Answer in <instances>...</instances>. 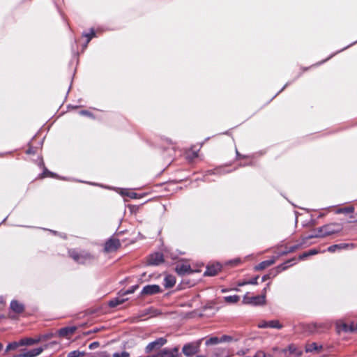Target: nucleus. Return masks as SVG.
I'll list each match as a JSON object with an SVG mask.
<instances>
[{
  "mask_svg": "<svg viewBox=\"0 0 357 357\" xmlns=\"http://www.w3.org/2000/svg\"><path fill=\"white\" fill-rule=\"evenodd\" d=\"M202 340L195 342L185 344L183 348L182 351L183 354L188 357L192 356L199 351Z\"/></svg>",
  "mask_w": 357,
  "mask_h": 357,
  "instance_id": "obj_1",
  "label": "nucleus"
},
{
  "mask_svg": "<svg viewBox=\"0 0 357 357\" xmlns=\"http://www.w3.org/2000/svg\"><path fill=\"white\" fill-rule=\"evenodd\" d=\"M243 303L252 305H261L265 304V295L250 296L247 293L243 298Z\"/></svg>",
  "mask_w": 357,
  "mask_h": 357,
  "instance_id": "obj_2",
  "label": "nucleus"
},
{
  "mask_svg": "<svg viewBox=\"0 0 357 357\" xmlns=\"http://www.w3.org/2000/svg\"><path fill=\"white\" fill-rule=\"evenodd\" d=\"M70 257L76 261L80 264H85L87 261H90L93 259V256L89 252H82L77 253L75 251H72L70 253Z\"/></svg>",
  "mask_w": 357,
  "mask_h": 357,
  "instance_id": "obj_3",
  "label": "nucleus"
},
{
  "mask_svg": "<svg viewBox=\"0 0 357 357\" xmlns=\"http://www.w3.org/2000/svg\"><path fill=\"white\" fill-rule=\"evenodd\" d=\"M342 228L338 224L333 223L319 227V231H323L324 236H327L341 231Z\"/></svg>",
  "mask_w": 357,
  "mask_h": 357,
  "instance_id": "obj_4",
  "label": "nucleus"
},
{
  "mask_svg": "<svg viewBox=\"0 0 357 357\" xmlns=\"http://www.w3.org/2000/svg\"><path fill=\"white\" fill-rule=\"evenodd\" d=\"M167 340L165 337L158 338L156 340L150 342L145 348L146 353H150L153 350L159 349L167 343Z\"/></svg>",
  "mask_w": 357,
  "mask_h": 357,
  "instance_id": "obj_5",
  "label": "nucleus"
},
{
  "mask_svg": "<svg viewBox=\"0 0 357 357\" xmlns=\"http://www.w3.org/2000/svg\"><path fill=\"white\" fill-rule=\"evenodd\" d=\"M162 291L161 288L157 284H149L142 289L141 295L144 296H151L155 295Z\"/></svg>",
  "mask_w": 357,
  "mask_h": 357,
  "instance_id": "obj_6",
  "label": "nucleus"
},
{
  "mask_svg": "<svg viewBox=\"0 0 357 357\" xmlns=\"http://www.w3.org/2000/svg\"><path fill=\"white\" fill-rule=\"evenodd\" d=\"M163 255L160 252H155L150 255L147 259V264L151 266H158L163 263Z\"/></svg>",
  "mask_w": 357,
  "mask_h": 357,
  "instance_id": "obj_7",
  "label": "nucleus"
},
{
  "mask_svg": "<svg viewBox=\"0 0 357 357\" xmlns=\"http://www.w3.org/2000/svg\"><path fill=\"white\" fill-rule=\"evenodd\" d=\"M121 245L120 241L117 238H110L105 244V251L112 252L116 251Z\"/></svg>",
  "mask_w": 357,
  "mask_h": 357,
  "instance_id": "obj_8",
  "label": "nucleus"
},
{
  "mask_svg": "<svg viewBox=\"0 0 357 357\" xmlns=\"http://www.w3.org/2000/svg\"><path fill=\"white\" fill-rule=\"evenodd\" d=\"M176 271L179 275L192 273L190 266L187 264H180L176 266Z\"/></svg>",
  "mask_w": 357,
  "mask_h": 357,
  "instance_id": "obj_9",
  "label": "nucleus"
},
{
  "mask_svg": "<svg viewBox=\"0 0 357 357\" xmlns=\"http://www.w3.org/2000/svg\"><path fill=\"white\" fill-rule=\"evenodd\" d=\"M221 269V266L218 264L207 266L206 271L204 273L205 275L214 276Z\"/></svg>",
  "mask_w": 357,
  "mask_h": 357,
  "instance_id": "obj_10",
  "label": "nucleus"
},
{
  "mask_svg": "<svg viewBox=\"0 0 357 357\" xmlns=\"http://www.w3.org/2000/svg\"><path fill=\"white\" fill-rule=\"evenodd\" d=\"M44 350V348L39 347L36 348L31 350H29L28 351L24 352L21 354H20V357H36L38 355H40L43 351Z\"/></svg>",
  "mask_w": 357,
  "mask_h": 357,
  "instance_id": "obj_11",
  "label": "nucleus"
},
{
  "mask_svg": "<svg viewBox=\"0 0 357 357\" xmlns=\"http://www.w3.org/2000/svg\"><path fill=\"white\" fill-rule=\"evenodd\" d=\"M10 309L13 312L17 314L23 312L24 310V305L17 301H13L10 303Z\"/></svg>",
  "mask_w": 357,
  "mask_h": 357,
  "instance_id": "obj_12",
  "label": "nucleus"
},
{
  "mask_svg": "<svg viewBox=\"0 0 357 357\" xmlns=\"http://www.w3.org/2000/svg\"><path fill=\"white\" fill-rule=\"evenodd\" d=\"M43 337H40L38 338H24L20 340V344L21 346L24 345H32L36 343L40 342L43 340Z\"/></svg>",
  "mask_w": 357,
  "mask_h": 357,
  "instance_id": "obj_13",
  "label": "nucleus"
},
{
  "mask_svg": "<svg viewBox=\"0 0 357 357\" xmlns=\"http://www.w3.org/2000/svg\"><path fill=\"white\" fill-rule=\"evenodd\" d=\"M275 259H268V260H266V261H261V263H259L256 267H255V269L257 271H261V270H264L266 268L273 265V264H275Z\"/></svg>",
  "mask_w": 357,
  "mask_h": 357,
  "instance_id": "obj_14",
  "label": "nucleus"
},
{
  "mask_svg": "<svg viewBox=\"0 0 357 357\" xmlns=\"http://www.w3.org/2000/svg\"><path fill=\"white\" fill-rule=\"evenodd\" d=\"M75 331H76L75 327L62 328L59 330V334L61 337H66V336L73 334Z\"/></svg>",
  "mask_w": 357,
  "mask_h": 357,
  "instance_id": "obj_15",
  "label": "nucleus"
},
{
  "mask_svg": "<svg viewBox=\"0 0 357 357\" xmlns=\"http://www.w3.org/2000/svg\"><path fill=\"white\" fill-rule=\"evenodd\" d=\"M126 300H127V298H124L122 296H119L117 298H115L111 300L109 302V306L111 307H115L118 306L119 305L123 303Z\"/></svg>",
  "mask_w": 357,
  "mask_h": 357,
  "instance_id": "obj_16",
  "label": "nucleus"
},
{
  "mask_svg": "<svg viewBox=\"0 0 357 357\" xmlns=\"http://www.w3.org/2000/svg\"><path fill=\"white\" fill-rule=\"evenodd\" d=\"M321 348V346H318L317 343L312 342L306 345L305 351L306 352L319 351Z\"/></svg>",
  "mask_w": 357,
  "mask_h": 357,
  "instance_id": "obj_17",
  "label": "nucleus"
},
{
  "mask_svg": "<svg viewBox=\"0 0 357 357\" xmlns=\"http://www.w3.org/2000/svg\"><path fill=\"white\" fill-rule=\"evenodd\" d=\"M176 283V280L172 275H167L165 278V286L167 288L172 287Z\"/></svg>",
  "mask_w": 357,
  "mask_h": 357,
  "instance_id": "obj_18",
  "label": "nucleus"
},
{
  "mask_svg": "<svg viewBox=\"0 0 357 357\" xmlns=\"http://www.w3.org/2000/svg\"><path fill=\"white\" fill-rule=\"evenodd\" d=\"M336 330L338 333H340L341 331L348 332L349 325L344 322L337 321L336 323Z\"/></svg>",
  "mask_w": 357,
  "mask_h": 357,
  "instance_id": "obj_19",
  "label": "nucleus"
},
{
  "mask_svg": "<svg viewBox=\"0 0 357 357\" xmlns=\"http://www.w3.org/2000/svg\"><path fill=\"white\" fill-rule=\"evenodd\" d=\"M225 302L228 303H235L240 300V297L237 295L228 296L224 298Z\"/></svg>",
  "mask_w": 357,
  "mask_h": 357,
  "instance_id": "obj_20",
  "label": "nucleus"
},
{
  "mask_svg": "<svg viewBox=\"0 0 357 357\" xmlns=\"http://www.w3.org/2000/svg\"><path fill=\"white\" fill-rule=\"evenodd\" d=\"M325 237L323 231H319V227L314 229L313 234L309 235L307 238Z\"/></svg>",
  "mask_w": 357,
  "mask_h": 357,
  "instance_id": "obj_21",
  "label": "nucleus"
},
{
  "mask_svg": "<svg viewBox=\"0 0 357 357\" xmlns=\"http://www.w3.org/2000/svg\"><path fill=\"white\" fill-rule=\"evenodd\" d=\"M354 211V206H349L345 208H339L336 211V213H352Z\"/></svg>",
  "mask_w": 357,
  "mask_h": 357,
  "instance_id": "obj_22",
  "label": "nucleus"
},
{
  "mask_svg": "<svg viewBox=\"0 0 357 357\" xmlns=\"http://www.w3.org/2000/svg\"><path fill=\"white\" fill-rule=\"evenodd\" d=\"M86 353L84 351H80L78 350L73 351L68 353L67 357H82L85 356Z\"/></svg>",
  "mask_w": 357,
  "mask_h": 357,
  "instance_id": "obj_23",
  "label": "nucleus"
},
{
  "mask_svg": "<svg viewBox=\"0 0 357 357\" xmlns=\"http://www.w3.org/2000/svg\"><path fill=\"white\" fill-rule=\"evenodd\" d=\"M160 314H161V312L158 310H156V309H154L152 307L146 310V312H145V314H150L151 317H155Z\"/></svg>",
  "mask_w": 357,
  "mask_h": 357,
  "instance_id": "obj_24",
  "label": "nucleus"
},
{
  "mask_svg": "<svg viewBox=\"0 0 357 357\" xmlns=\"http://www.w3.org/2000/svg\"><path fill=\"white\" fill-rule=\"evenodd\" d=\"M268 327L280 329L282 328V325L280 324V322L277 320H273L268 321Z\"/></svg>",
  "mask_w": 357,
  "mask_h": 357,
  "instance_id": "obj_25",
  "label": "nucleus"
},
{
  "mask_svg": "<svg viewBox=\"0 0 357 357\" xmlns=\"http://www.w3.org/2000/svg\"><path fill=\"white\" fill-rule=\"evenodd\" d=\"M220 343L219 337H212L209 338L206 342V345H212V344H217Z\"/></svg>",
  "mask_w": 357,
  "mask_h": 357,
  "instance_id": "obj_26",
  "label": "nucleus"
},
{
  "mask_svg": "<svg viewBox=\"0 0 357 357\" xmlns=\"http://www.w3.org/2000/svg\"><path fill=\"white\" fill-rule=\"evenodd\" d=\"M20 346H21V344H20V341L18 342H14L10 343L6 347V351H8L10 350H14Z\"/></svg>",
  "mask_w": 357,
  "mask_h": 357,
  "instance_id": "obj_27",
  "label": "nucleus"
},
{
  "mask_svg": "<svg viewBox=\"0 0 357 357\" xmlns=\"http://www.w3.org/2000/svg\"><path fill=\"white\" fill-rule=\"evenodd\" d=\"M289 351L290 354H296L298 356H301V351H296V349L294 346H289L287 349H284V351Z\"/></svg>",
  "mask_w": 357,
  "mask_h": 357,
  "instance_id": "obj_28",
  "label": "nucleus"
},
{
  "mask_svg": "<svg viewBox=\"0 0 357 357\" xmlns=\"http://www.w3.org/2000/svg\"><path fill=\"white\" fill-rule=\"evenodd\" d=\"M233 338L231 336L224 335L221 337H219L220 343L222 342H229L232 341Z\"/></svg>",
  "mask_w": 357,
  "mask_h": 357,
  "instance_id": "obj_29",
  "label": "nucleus"
},
{
  "mask_svg": "<svg viewBox=\"0 0 357 357\" xmlns=\"http://www.w3.org/2000/svg\"><path fill=\"white\" fill-rule=\"evenodd\" d=\"M113 357H130V354L127 351H122L121 353H115Z\"/></svg>",
  "mask_w": 357,
  "mask_h": 357,
  "instance_id": "obj_30",
  "label": "nucleus"
},
{
  "mask_svg": "<svg viewBox=\"0 0 357 357\" xmlns=\"http://www.w3.org/2000/svg\"><path fill=\"white\" fill-rule=\"evenodd\" d=\"M84 36L87 38V40H86V44H88L90 41V40L93 37L95 36V32L92 29L91 33H86L84 34Z\"/></svg>",
  "mask_w": 357,
  "mask_h": 357,
  "instance_id": "obj_31",
  "label": "nucleus"
},
{
  "mask_svg": "<svg viewBox=\"0 0 357 357\" xmlns=\"http://www.w3.org/2000/svg\"><path fill=\"white\" fill-rule=\"evenodd\" d=\"M138 288V285H135V286H132L130 289L127 290L126 291H125L123 294V296H125V295H127V294H132L135 292V291Z\"/></svg>",
  "mask_w": 357,
  "mask_h": 357,
  "instance_id": "obj_32",
  "label": "nucleus"
},
{
  "mask_svg": "<svg viewBox=\"0 0 357 357\" xmlns=\"http://www.w3.org/2000/svg\"><path fill=\"white\" fill-rule=\"evenodd\" d=\"M258 278H259V276L250 279V280L246 281V283H248V284H257Z\"/></svg>",
  "mask_w": 357,
  "mask_h": 357,
  "instance_id": "obj_33",
  "label": "nucleus"
},
{
  "mask_svg": "<svg viewBox=\"0 0 357 357\" xmlns=\"http://www.w3.org/2000/svg\"><path fill=\"white\" fill-rule=\"evenodd\" d=\"M357 330V324L352 323L349 326V331L354 332Z\"/></svg>",
  "mask_w": 357,
  "mask_h": 357,
  "instance_id": "obj_34",
  "label": "nucleus"
},
{
  "mask_svg": "<svg viewBox=\"0 0 357 357\" xmlns=\"http://www.w3.org/2000/svg\"><path fill=\"white\" fill-rule=\"evenodd\" d=\"M99 347V342H93L91 344H89V347L90 349H94Z\"/></svg>",
  "mask_w": 357,
  "mask_h": 357,
  "instance_id": "obj_35",
  "label": "nucleus"
},
{
  "mask_svg": "<svg viewBox=\"0 0 357 357\" xmlns=\"http://www.w3.org/2000/svg\"><path fill=\"white\" fill-rule=\"evenodd\" d=\"M253 357H266V354L261 351H259Z\"/></svg>",
  "mask_w": 357,
  "mask_h": 357,
  "instance_id": "obj_36",
  "label": "nucleus"
},
{
  "mask_svg": "<svg viewBox=\"0 0 357 357\" xmlns=\"http://www.w3.org/2000/svg\"><path fill=\"white\" fill-rule=\"evenodd\" d=\"M340 248L339 245H333L330 246L328 250L329 252H334L337 248Z\"/></svg>",
  "mask_w": 357,
  "mask_h": 357,
  "instance_id": "obj_37",
  "label": "nucleus"
},
{
  "mask_svg": "<svg viewBox=\"0 0 357 357\" xmlns=\"http://www.w3.org/2000/svg\"><path fill=\"white\" fill-rule=\"evenodd\" d=\"M268 321H263L259 324V328H266L268 327Z\"/></svg>",
  "mask_w": 357,
  "mask_h": 357,
  "instance_id": "obj_38",
  "label": "nucleus"
},
{
  "mask_svg": "<svg viewBox=\"0 0 357 357\" xmlns=\"http://www.w3.org/2000/svg\"><path fill=\"white\" fill-rule=\"evenodd\" d=\"M317 253V251L316 250H310L308 252H307V255H315Z\"/></svg>",
  "mask_w": 357,
  "mask_h": 357,
  "instance_id": "obj_39",
  "label": "nucleus"
},
{
  "mask_svg": "<svg viewBox=\"0 0 357 357\" xmlns=\"http://www.w3.org/2000/svg\"><path fill=\"white\" fill-rule=\"evenodd\" d=\"M269 278V275H265L262 277V282H265L266 280H268Z\"/></svg>",
  "mask_w": 357,
  "mask_h": 357,
  "instance_id": "obj_40",
  "label": "nucleus"
},
{
  "mask_svg": "<svg viewBox=\"0 0 357 357\" xmlns=\"http://www.w3.org/2000/svg\"><path fill=\"white\" fill-rule=\"evenodd\" d=\"M309 256V255H307V252H305L303 253L302 255H301V259H303V258H305L306 257Z\"/></svg>",
  "mask_w": 357,
  "mask_h": 357,
  "instance_id": "obj_41",
  "label": "nucleus"
},
{
  "mask_svg": "<svg viewBox=\"0 0 357 357\" xmlns=\"http://www.w3.org/2000/svg\"><path fill=\"white\" fill-rule=\"evenodd\" d=\"M245 284H248V283H246V281H245V282H239V283L238 284V286H240V287H241V286H243V285H245Z\"/></svg>",
  "mask_w": 357,
  "mask_h": 357,
  "instance_id": "obj_42",
  "label": "nucleus"
},
{
  "mask_svg": "<svg viewBox=\"0 0 357 357\" xmlns=\"http://www.w3.org/2000/svg\"><path fill=\"white\" fill-rule=\"evenodd\" d=\"M267 289H268V287H265V288L263 289L261 294H264V295L266 296Z\"/></svg>",
  "mask_w": 357,
  "mask_h": 357,
  "instance_id": "obj_43",
  "label": "nucleus"
},
{
  "mask_svg": "<svg viewBox=\"0 0 357 357\" xmlns=\"http://www.w3.org/2000/svg\"><path fill=\"white\" fill-rule=\"evenodd\" d=\"M145 275H146V273H143V274L142 275V276H141V279H142L144 277H145Z\"/></svg>",
  "mask_w": 357,
  "mask_h": 357,
  "instance_id": "obj_44",
  "label": "nucleus"
},
{
  "mask_svg": "<svg viewBox=\"0 0 357 357\" xmlns=\"http://www.w3.org/2000/svg\"><path fill=\"white\" fill-rule=\"evenodd\" d=\"M196 357H207V356H204V355H199V356H196Z\"/></svg>",
  "mask_w": 357,
  "mask_h": 357,
  "instance_id": "obj_45",
  "label": "nucleus"
},
{
  "mask_svg": "<svg viewBox=\"0 0 357 357\" xmlns=\"http://www.w3.org/2000/svg\"><path fill=\"white\" fill-rule=\"evenodd\" d=\"M2 348H3V345H2V344L0 343V351L2 349Z\"/></svg>",
  "mask_w": 357,
  "mask_h": 357,
  "instance_id": "obj_46",
  "label": "nucleus"
},
{
  "mask_svg": "<svg viewBox=\"0 0 357 357\" xmlns=\"http://www.w3.org/2000/svg\"><path fill=\"white\" fill-rule=\"evenodd\" d=\"M3 299H1L0 298V303H2L3 304Z\"/></svg>",
  "mask_w": 357,
  "mask_h": 357,
  "instance_id": "obj_47",
  "label": "nucleus"
},
{
  "mask_svg": "<svg viewBox=\"0 0 357 357\" xmlns=\"http://www.w3.org/2000/svg\"><path fill=\"white\" fill-rule=\"evenodd\" d=\"M82 114H86V112H82Z\"/></svg>",
  "mask_w": 357,
  "mask_h": 357,
  "instance_id": "obj_48",
  "label": "nucleus"
},
{
  "mask_svg": "<svg viewBox=\"0 0 357 357\" xmlns=\"http://www.w3.org/2000/svg\"><path fill=\"white\" fill-rule=\"evenodd\" d=\"M11 319H15V317L10 315Z\"/></svg>",
  "mask_w": 357,
  "mask_h": 357,
  "instance_id": "obj_49",
  "label": "nucleus"
},
{
  "mask_svg": "<svg viewBox=\"0 0 357 357\" xmlns=\"http://www.w3.org/2000/svg\"><path fill=\"white\" fill-rule=\"evenodd\" d=\"M266 357H273V356L271 355H268V356L266 355Z\"/></svg>",
  "mask_w": 357,
  "mask_h": 357,
  "instance_id": "obj_50",
  "label": "nucleus"
},
{
  "mask_svg": "<svg viewBox=\"0 0 357 357\" xmlns=\"http://www.w3.org/2000/svg\"><path fill=\"white\" fill-rule=\"evenodd\" d=\"M104 357H109V355H106Z\"/></svg>",
  "mask_w": 357,
  "mask_h": 357,
  "instance_id": "obj_51",
  "label": "nucleus"
}]
</instances>
